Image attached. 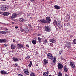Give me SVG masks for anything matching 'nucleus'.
Segmentation results:
<instances>
[{"mask_svg": "<svg viewBox=\"0 0 76 76\" xmlns=\"http://www.w3.org/2000/svg\"><path fill=\"white\" fill-rule=\"evenodd\" d=\"M8 9H9L8 6L7 5H2L1 10L3 11H6V10H7Z\"/></svg>", "mask_w": 76, "mask_h": 76, "instance_id": "f257e3e1", "label": "nucleus"}, {"mask_svg": "<svg viewBox=\"0 0 76 76\" xmlns=\"http://www.w3.org/2000/svg\"><path fill=\"white\" fill-rule=\"evenodd\" d=\"M45 29L46 32H51V27L48 26H45Z\"/></svg>", "mask_w": 76, "mask_h": 76, "instance_id": "f03ea898", "label": "nucleus"}, {"mask_svg": "<svg viewBox=\"0 0 76 76\" xmlns=\"http://www.w3.org/2000/svg\"><path fill=\"white\" fill-rule=\"evenodd\" d=\"M65 47H66L68 49L71 48V43L70 42H68L65 44Z\"/></svg>", "mask_w": 76, "mask_h": 76, "instance_id": "7ed1b4c3", "label": "nucleus"}, {"mask_svg": "<svg viewBox=\"0 0 76 76\" xmlns=\"http://www.w3.org/2000/svg\"><path fill=\"white\" fill-rule=\"evenodd\" d=\"M47 57L49 59H50V60H53V55H52V54L50 53H48L47 54Z\"/></svg>", "mask_w": 76, "mask_h": 76, "instance_id": "20e7f679", "label": "nucleus"}, {"mask_svg": "<svg viewBox=\"0 0 76 76\" xmlns=\"http://www.w3.org/2000/svg\"><path fill=\"white\" fill-rule=\"evenodd\" d=\"M58 67L59 70H63V65L61 63H58Z\"/></svg>", "mask_w": 76, "mask_h": 76, "instance_id": "39448f33", "label": "nucleus"}, {"mask_svg": "<svg viewBox=\"0 0 76 76\" xmlns=\"http://www.w3.org/2000/svg\"><path fill=\"white\" fill-rule=\"evenodd\" d=\"M46 23H50V22H51V18H50V17H46Z\"/></svg>", "mask_w": 76, "mask_h": 76, "instance_id": "423d86ee", "label": "nucleus"}, {"mask_svg": "<svg viewBox=\"0 0 76 76\" xmlns=\"http://www.w3.org/2000/svg\"><path fill=\"white\" fill-rule=\"evenodd\" d=\"M2 15L4 16H7L10 15V13L9 12H1Z\"/></svg>", "mask_w": 76, "mask_h": 76, "instance_id": "0eeeda50", "label": "nucleus"}, {"mask_svg": "<svg viewBox=\"0 0 76 76\" xmlns=\"http://www.w3.org/2000/svg\"><path fill=\"white\" fill-rule=\"evenodd\" d=\"M18 14L16 13H13L11 16V18L12 19L15 18H17L18 17Z\"/></svg>", "mask_w": 76, "mask_h": 76, "instance_id": "6e6552de", "label": "nucleus"}, {"mask_svg": "<svg viewBox=\"0 0 76 76\" xmlns=\"http://www.w3.org/2000/svg\"><path fill=\"white\" fill-rule=\"evenodd\" d=\"M23 71L24 73L26 75H28L29 74V70H28V69H24Z\"/></svg>", "mask_w": 76, "mask_h": 76, "instance_id": "1a4fd4ad", "label": "nucleus"}, {"mask_svg": "<svg viewBox=\"0 0 76 76\" xmlns=\"http://www.w3.org/2000/svg\"><path fill=\"white\" fill-rule=\"evenodd\" d=\"M17 46L18 47V48H19V49L20 48H23V45L21 44H17Z\"/></svg>", "mask_w": 76, "mask_h": 76, "instance_id": "9d476101", "label": "nucleus"}, {"mask_svg": "<svg viewBox=\"0 0 76 76\" xmlns=\"http://www.w3.org/2000/svg\"><path fill=\"white\" fill-rule=\"evenodd\" d=\"M11 48L12 50H14L16 48V45L15 44H12L11 46Z\"/></svg>", "mask_w": 76, "mask_h": 76, "instance_id": "9b49d317", "label": "nucleus"}, {"mask_svg": "<svg viewBox=\"0 0 76 76\" xmlns=\"http://www.w3.org/2000/svg\"><path fill=\"white\" fill-rule=\"evenodd\" d=\"M70 64L72 68H73V69H74L75 66V64H74V63H73V62H70Z\"/></svg>", "mask_w": 76, "mask_h": 76, "instance_id": "f8f14e48", "label": "nucleus"}, {"mask_svg": "<svg viewBox=\"0 0 76 76\" xmlns=\"http://www.w3.org/2000/svg\"><path fill=\"white\" fill-rule=\"evenodd\" d=\"M50 42H52V43H54L56 42V40L55 39H52L50 40Z\"/></svg>", "mask_w": 76, "mask_h": 76, "instance_id": "ddd939ff", "label": "nucleus"}, {"mask_svg": "<svg viewBox=\"0 0 76 76\" xmlns=\"http://www.w3.org/2000/svg\"><path fill=\"white\" fill-rule=\"evenodd\" d=\"M40 21V22H42V23H46V20L44 19H41Z\"/></svg>", "mask_w": 76, "mask_h": 76, "instance_id": "4468645a", "label": "nucleus"}, {"mask_svg": "<svg viewBox=\"0 0 76 76\" xmlns=\"http://www.w3.org/2000/svg\"><path fill=\"white\" fill-rule=\"evenodd\" d=\"M53 23L54 26H58V23L57 21L54 20Z\"/></svg>", "mask_w": 76, "mask_h": 76, "instance_id": "2eb2a0df", "label": "nucleus"}, {"mask_svg": "<svg viewBox=\"0 0 76 76\" xmlns=\"http://www.w3.org/2000/svg\"><path fill=\"white\" fill-rule=\"evenodd\" d=\"M6 40L5 39H0V43H3V42H6Z\"/></svg>", "mask_w": 76, "mask_h": 76, "instance_id": "dca6fc26", "label": "nucleus"}, {"mask_svg": "<svg viewBox=\"0 0 76 76\" xmlns=\"http://www.w3.org/2000/svg\"><path fill=\"white\" fill-rule=\"evenodd\" d=\"M54 7L56 9H60V8H61V7H60L59 6L55 5L54 6Z\"/></svg>", "mask_w": 76, "mask_h": 76, "instance_id": "f3484780", "label": "nucleus"}, {"mask_svg": "<svg viewBox=\"0 0 76 76\" xmlns=\"http://www.w3.org/2000/svg\"><path fill=\"white\" fill-rule=\"evenodd\" d=\"M64 71L66 73V72H67L68 71V69H67V66H66L65 65L64 66Z\"/></svg>", "mask_w": 76, "mask_h": 76, "instance_id": "a211bd4d", "label": "nucleus"}, {"mask_svg": "<svg viewBox=\"0 0 76 76\" xmlns=\"http://www.w3.org/2000/svg\"><path fill=\"white\" fill-rule=\"evenodd\" d=\"M58 25V27L60 29H61V28H62V26H63L61 25V23L60 21H59Z\"/></svg>", "mask_w": 76, "mask_h": 76, "instance_id": "6ab92c4d", "label": "nucleus"}, {"mask_svg": "<svg viewBox=\"0 0 76 76\" xmlns=\"http://www.w3.org/2000/svg\"><path fill=\"white\" fill-rule=\"evenodd\" d=\"M13 60L15 61V62H16L17 61H19V59L15 57H14L12 58Z\"/></svg>", "mask_w": 76, "mask_h": 76, "instance_id": "aec40b11", "label": "nucleus"}, {"mask_svg": "<svg viewBox=\"0 0 76 76\" xmlns=\"http://www.w3.org/2000/svg\"><path fill=\"white\" fill-rule=\"evenodd\" d=\"M19 20L21 22H23L25 21V20L23 18H20L19 19Z\"/></svg>", "mask_w": 76, "mask_h": 76, "instance_id": "412c9836", "label": "nucleus"}, {"mask_svg": "<svg viewBox=\"0 0 76 76\" xmlns=\"http://www.w3.org/2000/svg\"><path fill=\"white\" fill-rule=\"evenodd\" d=\"M1 74H3V75H6L7 74V72L4 70H2L1 71Z\"/></svg>", "mask_w": 76, "mask_h": 76, "instance_id": "4be33fe9", "label": "nucleus"}, {"mask_svg": "<svg viewBox=\"0 0 76 76\" xmlns=\"http://www.w3.org/2000/svg\"><path fill=\"white\" fill-rule=\"evenodd\" d=\"M44 64H47V63H48V61L46 59H44L43 61Z\"/></svg>", "mask_w": 76, "mask_h": 76, "instance_id": "5701e85b", "label": "nucleus"}, {"mask_svg": "<svg viewBox=\"0 0 76 76\" xmlns=\"http://www.w3.org/2000/svg\"><path fill=\"white\" fill-rule=\"evenodd\" d=\"M43 75L44 76H48V73L45 72L43 73Z\"/></svg>", "mask_w": 76, "mask_h": 76, "instance_id": "b1692460", "label": "nucleus"}, {"mask_svg": "<svg viewBox=\"0 0 76 76\" xmlns=\"http://www.w3.org/2000/svg\"><path fill=\"white\" fill-rule=\"evenodd\" d=\"M30 76H37V75L35 74V73L31 72V73Z\"/></svg>", "mask_w": 76, "mask_h": 76, "instance_id": "393cba45", "label": "nucleus"}, {"mask_svg": "<svg viewBox=\"0 0 76 76\" xmlns=\"http://www.w3.org/2000/svg\"><path fill=\"white\" fill-rule=\"evenodd\" d=\"M32 43L34 45L36 44H37V41L35 40H33L32 41Z\"/></svg>", "mask_w": 76, "mask_h": 76, "instance_id": "a878e982", "label": "nucleus"}, {"mask_svg": "<svg viewBox=\"0 0 76 76\" xmlns=\"http://www.w3.org/2000/svg\"><path fill=\"white\" fill-rule=\"evenodd\" d=\"M53 63H55V64H56V57H54L53 58Z\"/></svg>", "mask_w": 76, "mask_h": 76, "instance_id": "bb28decb", "label": "nucleus"}, {"mask_svg": "<svg viewBox=\"0 0 76 76\" xmlns=\"http://www.w3.org/2000/svg\"><path fill=\"white\" fill-rule=\"evenodd\" d=\"M32 61H30V64L28 65L29 67H31V66H32Z\"/></svg>", "mask_w": 76, "mask_h": 76, "instance_id": "cd10ccee", "label": "nucleus"}, {"mask_svg": "<svg viewBox=\"0 0 76 76\" xmlns=\"http://www.w3.org/2000/svg\"><path fill=\"white\" fill-rule=\"evenodd\" d=\"M0 34H6V31H0Z\"/></svg>", "mask_w": 76, "mask_h": 76, "instance_id": "c85d7f7f", "label": "nucleus"}, {"mask_svg": "<svg viewBox=\"0 0 76 76\" xmlns=\"http://www.w3.org/2000/svg\"><path fill=\"white\" fill-rule=\"evenodd\" d=\"M73 44H76V39H74L73 41Z\"/></svg>", "mask_w": 76, "mask_h": 76, "instance_id": "c756f323", "label": "nucleus"}, {"mask_svg": "<svg viewBox=\"0 0 76 76\" xmlns=\"http://www.w3.org/2000/svg\"><path fill=\"white\" fill-rule=\"evenodd\" d=\"M38 39L40 42H41V38L39 37H38Z\"/></svg>", "mask_w": 76, "mask_h": 76, "instance_id": "7c9ffc66", "label": "nucleus"}, {"mask_svg": "<svg viewBox=\"0 0 76 76\" xmlns=\"http://www.w3.org/2000/svg\"><path fill=\"white\" fill-rule=\"evenodd\" d=\"M58 76H63L62 75V73L61 72H59L58 75Z\"/></svg>", "mask_w": 76, "mask_h": 76, "instance_id": "2f4dec72", "label": "nucleus"}, {"mask_svg": "<svg viewBox=\"0 0 76 76\" xmlns=\"http://www.w3.org/2000/svg\"><path fill=\"white\" fill-rule=\"evenodd\" d=\"M22 15V13L19 12L18 13V16H20Z\"/></svg>", "mask_w": 76, "mask_h": 76, "instance_id": "473e14b6", "label": "nucleus"}, {"mask_svg": "<svg viewBox=\"0 0 76 76\" xmlns=\"http://www.w3.org/2000/svg\"><path fill=\"white\" fill-rule=\"evenodd\" d=\"M26 31H27V32H29V29H28V28H26Z\"/></svg>", "mask_w": 76, "mask_h": 76, "instance_id": "72a5a7b5", "label": "nucleus"}, {"mask_svg": "<svg viewBox=\"0 0 76 76\" xmlns=\"http://www.w3.org/2000/svg\"><path fill=\"white\" fill-rule=\"evenodd\" d=\"M44 43H45V44H46V43H47V40H44Z\"/></svg>", "mask_w": 76, "mask_h": 76, "instance_id": "f704fd0d", "label": "nucleus"}, {"mask_svg": "<svg viewBox=\"0 0 76 76\" xmlns=\"http://www.w3.org/2000/svg\"><path fill=\"white\" fill-rule=\"evenodd\" d=\"M29 58H30V56H29L27 55V56L26 57L27 59H28H28H29Z\"/></svg>", "mask_w": 76, "mask_h": 76, "instance_id": "c9c22d12", "label": "nucleus"}, {"mask_svg": "<svg viewBox=\"0 0 76 76\" xmlns=\"http://www.w3.org/2000/svg\"><path fill=\"white\" fill-rule=\"evenodd\" d=\"M20 31H21V32H24V31H25V32H26V31H25V30L23 29H22Z\"/></svg>", "mask_w": 76, "mask_h": 76, "instance_id": "e433bc0d", "label": "nucleus"}, {"mask_svg": "<svg viewBox=\"0 0 76 76\" xmlns=\"http://www.w3.org/2000/svg\"><path fill=\"white\" fill-rule=\"evenodd\" d=\"M30 1H31L32 3H33L34 1H35V0H30Z\"/></svg>", "mask_w": 76, "mask_h": 76, "instance_id": "4c0bfd02", "label": "nucleus"}, {"mask_svg": "<svg viewBox=\"0 0 76 76\" xmlns=\"http://www.w3.org/2000/svg\"><path fill=\"white\" fill-rule=\"evenodd\" d=\"M15 66H17V67L18 66V64L16 63H15Z\"/></svg>", "mask_w": 76, "mask_h": 76, "instance_id": "58836bf2", "label": "nucleus"}, {"mask_svg": "<svg viewBox=\"0 0 76 76\" xmlns=\"http://www.w3.org/2000/svg\"><path fill=\"white\" fill-rule=\"evenodd\" d=\"M18 76H23V75L22 74H19L18 75Z\"/></svg>", "mask_w": 76, "mask_h": 76, "instance_id": "ea45409f", "label": "nucleus"}, {"mask_svg": "<svg viewBox=\"0 0 76 76\" xmlns=\"http://www.w3.org/2000/svg\"><path fill=\"white\" fill-rule=\"evenodd\" d=\"M22 27H20V31L21 30H22Z\"/></svg>", "mask_w": 76, "mask_h": 76, "instance_id": "a19ab883", "label": "nucleus"}, {"mask_svg": "<svg viewBox=\"0 0 76 76\" xmlns=\"http://www.w3.org/2000/svg\"><path fill=\"white\" fill-rule=\"evenodd\" d=\"M26 47L28 48H29V45H28L26 46Z\"/></svg>", "mask_w": 76, "mask_h": 76, "instance_id": "79ce46f5", "label": "nucleus"}, {"mask_svg": "<svg viewBox=\"0 0 76 76\" xmlns=\"http://www.w3.org/2000/svg\"><path fill=\"white\" fill-rule=\"evenodd\" d=\"M4 45L5 46V47H7V45L6 44H4Z\"/></svg>", "mask_w": 76, "mask_h": 76, "instance_id": "37998d69", "label": "nucleus"}, {"mask_svg": "<svg viewBox=\"0 0 76 76\" xmlns=\"http://www.w3.org/2000/svg\"><path fill=\"white\" fill-rule=\"evenodd\" d=\"M41 34H38V36H41Z\"/></svg>", "mask_w": 76, "mask_h": 76, "instance_id": "c03bdc74", "label": "nucleus"}, {"mask_svg": "<svg viewBox=\"0 0 76 76\" xmlns=\"http://www.w3.org/2000/svg\"><path fill=\"white\" fill-rule=\"evenodd\" d=\"M4 29H5V30H8V29H7L6 28H4Z\"/></svg>", "mask_w": 76, "mask_h": 76, "instance_id": "a18cd8bd", "label": "nucleus"}, {"mask_svg": "<svg viewBox=\"0 0 76 76\" xmlns=\"http://www.w3.org/2000/svg\"><path fill=\"white\" fill-rule=\"evenodd\" d=\"M28 26H29L30 27H31V26H31V25L30 24H29Z\"/></svg>", "mask_w": 76, "mask_h": 76, "instance_id": "49530a36", "label": "nucleus"}, {"mask_svg": "<svg viewBox=\"0 0 76 76\" xmlns=\"http://www.w3.org/2000/svg\"><path fill=\"white\" fill-rule=\"evenodd\" d=\"M18 26H15V28H16V29H18Z\"/></svg>", "mask_w": 76, "mask_h": 76, "instance_id": "de8ad7c7", "label": "nucleus"}, {"mask_svg": "<svg viewBox=\"0 0 76 76\" xmlns=\"http://www.w3.org/2000/svg\"><path fill=\"white\" fill-rule=\"evenodd\" d=\"M65 76H69V75H67V74H66V75H65Z\"/></svg>", "mask_w": 76, "mask_h": 76, "instance_id": "09e8293b", "label": "nucleus"}, {"mask_svg": "<svg viewBox=\"0 0 76 76\" xmlns=\"http://www.w3.org/2000/svg\"><path fill=\"white\" fill-rule=\"evenodd\" d=\"M12 24H14V22H12Z\"/></svg>", "mask_w": 76, "mask_h": 76, "instance_id": "8fccbe9b", "label": "nucleus"}, {"mask_svg": "<svg viewBox=\"0 0 76 76\" xmlns=\"http://www.w3.org/2000/svg\"><path fill=\"white\" fill-rule=\"evenodd\" d=\"M2 1H6V0H1Z\"/></svg>", "mask_w": 76, "mask_h": 76, "instance_id": "3c124183", "label": "nucleus"}, {"mask_svg": "<svg viewBox=\"0 0 76 76\" xmlns=\"http://www.w3.org/2000/svg\"><path fill=\"white\" fill-rule=\"evenodd\" d=\"M30 19H32V17H30Z\"/></svg>", "mask_w": 76, "mask_h": 76, "instance_id": "603ef678", "label": "nucleus"}, {"mask_svg": "<svg viewBox=\"0 0 76 76\" xmlns=\"http://www.w3.org/2000/svg\"><path fill=\"white\" fill-rule=\"evenodd\" d=\"M48 76H51V75H49Z\"/></svg>", "mask_w": 76, "mask_h": 76, "instance_id": "864d4df0", "label": "nucleus"}, {"mask_svg": "<svg viewBox=\"0 0 76 76\" xmlns=\"http://www.w3.org/2000/svg\"><path fill=\"white\" fill-rule=\"evenodd\" d=\"M1 59V58H0V60Z\"/></svg>", "mask_w": 76, "mask_h": 76, "instance_id": "5fc2aeb1", "label": "nucleus"}, {"mask_svg": "<svg viewBox=\"0 0 76 76\" xmlns=\"http://www.w3.org/2000/svg\"><path fill=\"white\" fill-rule=\"evenodd\" d=\"M14 0V1H16V0Z\"/></svg>", "mask_w": 76, "mask_h": 76, "instance_id": "6e6d98bb", "label": "nucleus"}, {"mask_svg": "<svg viewBox=\"0 0 76 76\" xmlns=\"http://www.w3.org/2000/svg\"><path fill=\"white\" fill-rule=\"evenodd\" d=\"M36 66H38V64L36 65Z\"/></svg>", "mask_w": 76, "mask_h": 76, "instance_id": "4d7b16f0", "label": "nucleus"}, {"mask_svg": "<svg viewBox=\"0 0 76 76\" xmlns=\"http://www.w3.org/2000/svg\"><path fill=\"white\" fill-rule=\"evenodd\" d=\"M0 13H1V12L0 11Z\"/></svg>", "mask_w": 76, "mask_h": 76, "instance_id": "13d9d810", "label": "nucleus"}, {"mask_svg": "<svg viewBox=\"0 0 76 76\" xmlns=\"http://www.w3.org/2000/svg\"><path fill=\"white\" fill-rule=\"evenodd\" d=\"M16 21L17 20H15Z\"/></svg>", "mask_w": 76, "mask_h": 76, "instance_id": "bf43d9fd", "label": "nucleus"}, {"mask_svg": "<svg viewBox=\"0 0 76 76\" xmlns=\"http://www.w3.org/2000/svg\"><path fill=\"white\" fill-rule=\"evenodd\" d=\"M67 24H69V23H67Z\"/></svg>", "mask_w": 76, "mask_h": 76, "instance_id": "052dcab7", "label": "nucleus"}, {"mask_svg": "<svg viewBox=\"0 0 76 76\" xmlns=\"http://www.w3.org/2000/svg\"><path fill=\"white\" fill-rule=\"evenodd\" d=\"M71 76H72V75H71Z\"/></svg>", "mask_w": 76, "mask_h": 76, "instance_id": "680f3d73", "label": "nucleus"}]
</instances>
